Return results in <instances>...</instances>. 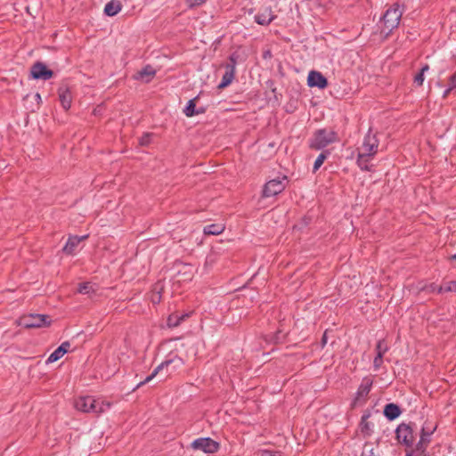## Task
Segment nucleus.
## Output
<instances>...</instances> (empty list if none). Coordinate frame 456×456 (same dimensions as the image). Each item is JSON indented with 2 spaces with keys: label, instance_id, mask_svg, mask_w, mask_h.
Masks as SVG:
<instances>
[{
  "label": "nucleus",
  "instance_id": "1",
  "mask_svg": "<svg viewBox=\"0 0 456 456\" xmlns=\"http://www.w3.org/2000/svg\"><path fill=\"white\" fill-rule=\"evenodd\" d=\"M379 142L376 134L369 132L363 138L362 145L357 148V160L358 167L364 171H370L371 165L370 160L378 152Z\"/></svg>",
  "mask_w": 456,
  "mask_h": 456
},
{
  "label": "nucleus",
  "instance_id": "2",
  "mask_svg": "<svg viewBox=\"0 0 456 456\" xmlns=\"http://www.w3.org/2000/svg\"><path fill=\"white\" fill-rule=\"evenodd\" d=\"M403 13V7H402L398 3L389 6L379 20L380 33L387 37L398 27Z\"/></svg>",
  "mask_w": 456,
  "mask_h": 456
},
{
  "label": "nucleus",
  "instance_id": "3",
  "mask_svg": "<svg viewBox=\"0 0 456 456\" xmlns=\"http://www.w3.org/2000/svg\"><path fill=\"white\" fill-rule=\"evenodd\" d=\"M75 408L82 412L99 414L110 407V403L98 401L93 396H80L75 401Z\"/></svg>",
  "mask_w": 456,
  "mask_h": 456
},
{
  "label": "nucleus",
  "instance_id": "4",
  "mask_svg": "<svg viewBox=\"0 0 456 456\" xmlns=\"http://www.w3.org/2000/svg\"><path fill=\"white\" fill-rule=\"evenodd\" d=\"M339 141L337 132L331 129H318L314 132L309 146L314 150H322Z\"/></svg>",
  "mask_w": 456,
  "mask_h": 456
},
{
  "label": "nucleus",
  "instance_id": "5",
  "mask_svg": "<svg viewBox=\"0 0 456 456\" xmlns=\"http://www.w3.org/2000/svg\"><path fill=\"white\" fill-rule=\"evenodd\" d=\"M51 319L49 315L29 314L21 316L18 320V325L25 329H36L49 326Z\"/></svg>",
  "mask_w": 456,
  "mask_h": 456
},
{
  "label": "nucleus",
  "instance_id": "6",
  "mask_svg": "<svg viewBox=\"0 0 456 456\" xmlns=\"http://www.w3.org/2000/svg\"><path fill=\"white\" fill-rule=\"evenodd\" d=\"M286 184H287V177L286 176H283L281 178L278 177L275 179H272L265 184L263 192H262V196L264 198H269V197L275 196L285 190Z\"/></svg>",
  "mask_w": 456,
  "mask_h": 456
},
{
  "label": "nucleus",
  "instance_id": "7",
  "mask_svg": "<svg viewBox=\"0 0 456 456\" xmlns=\"http://www.w3.org/2000/svg\"><path fill=\"white\" fill-rule=\"evenodd\" d=\"M396 439L399 443L403 444L407 447H411L414 443L413 429L411 424L402 423L396 430Z\"/></svg>",
  "mask_w": 456,
  "mask_h": 456
},
{
  "label": "nucleus",
  "instance_id": "8",
  "mask_svg": "<svg viewBox=\"0 0 456 456\" xmlns=\"http://www.w3.org/2000/svg\"><path fill=\"white\" fill-rule=\"evenodd\" d=\"M237 58L232 54L229 57V62L224 66L225 71L223 75L222 81L218 85V89H224L232 84L235 77Z\"/></svg>",
  "mask_w": 456,
  "mask_h": 456
},
{
  "label": "nucleus",
  "instance_id": "9",
  "mask_svg": "<svg viewBox=\"0 0 456 456\" xmlns=\"http://www.w3.org/2000/svg\"><path fill=\"white\" fill-rule=\"evenodd\" d=\"M191 447L206 453H214L218 451L219 444L209 437H201L194 440Z\"/></svg>",
  "mask_w": 456,
  "mask_h": 456
},
{
  "label": "nucleus",
  "instance_id": "10",
  "mask_svg": "<svg viewBox=\"0 0 456 456\" xmlns=\"http://www.w3.org/2000/svg\"><path fill=\"white\" fill-rule=\"evenodd\" d=\"M31 77L34 79L48 80L53 76V72L45 64L40 61L34 63L30 69Z\"/></svg>",
  "mask_w": 456,
  "mask_h": 456
},
{
  "label": "nucleus",
  "instance_id": "11",
  "mask_svg": "<svg viewBox=\"0 0 456 456\" xmlns=\"http://www.w3.org/2000/svg\"><path fill=\"white\" fill-rule=\"evenodd\" d=\"M173 362H176L177 366H181L183 364V361L180 357H175L174 359L165 361V362H161L159 366H157L154 369V370L152 371V373L151 375H149L143 381H141L137 385V387H140L141 386L149 383L159 373V371H161L164 368H167Z\"/></svg>",
  "mask_w": 456,
  "mask_h": 456
},
{
  "label": "nucleus",
  "instance_id": "12",
  "mask_svg": "<svg viewBox=\"0 0 456 456\" xmlns=\"http://www.w3.org/2000/svg\"><path fill=\"white\" fill-rule=\"evenodd\" d=\"M308 86L311 87H318L323 89L328 86L326 77L319 71L312 70L307 77Z\"/></svg>",
  "mask_w": 456,
  "mask_h": 456
},
{
  "label": "nucleus",
  "instance_id": "13",
  "mask_svg": "<svg viewBox=\"0 0 456 456\" xmlns=\"http://www.w3.org/2000/svg\"><path fill=\"white\" fill-rule=\"evenodd\" d=\"M88 238V235L84 236H69L65 246L63 247L64 253L68 255L74 254L77 247L79 245V243Z\"/></svg>",
  "mask_w": 456,
  "mask_h": 456
},
{
  "label": "nucleus",
  "instance_id": "14",
  "mask_svg": "<svg viewBox=\"0 0 456 456\" xmlns=\"http://www.w3.org/2000/svg\"><path fill=\"white\" fill-rule=\"evenodd\" d=\"M60 102L62 107L67 110L71 106L72 95L67 86H61L58 89Z\"/></svg>",
  "mask_w": 456,
  "mask_h": 456
},
{
  "label": "nucleus",
  "instance_id": "15",
  "mask_svg": "<svg viewBox=\"0 0 456 456\" xmlns=\"http://www.w3.org/2000/svg\"><path fill=\"white\" fill-rule=\"evenodd\" d=\"M275 17L276 16L272 13L271 8H265L262 12L255 16V21L259 25L265 26L270 24Z\"/></svg>",
  "mask_w": 456,
  "mask_h": 456
},
{
  "label": "nucleus",
  "instance_id": "16",
  "mask_svg": "<svg viewBox=\"0 0 456 456\" xmlns=\"http://www.w3.org/2000/svg\"><path fill=\"white\" fill-rule=\"evenodd\" d=\"M70 343L63 342L57 349H55L48 357L47 362H54L61 359L69 349Z\"/></svg>",
  "mask_w": 456,
  "mask_h": 456
},
{
  "label": "nucleus",
  "instance_id": "17",
  "mask_svg": "<svg viewBox=\"0 0 456 456\" xmlns=\"http://www.w3.org/2000/svg\"><path fill=\"white\" fill-rule=\"evenodd\" d=\"M121 8H122V4H121L120 1L111 0L106 4V5L104 7V13L107 16L112 17V16H115L116 14H118L121 11Z\"/></svg>",
  "mask_w": 456,
  "mask_h": 456
},
{
  "label": "nucleus",
  "instance_id": "18",
  "mask_svg": "<svg viewBox=\"0 0 456 456\" xmlns=\"http://www.w3.org/2000/svg\"><path fill=\"white\" fill-rule=\"evenodd\" d=\"M199 95L194 97L193 99H191L188 103H187V106L185 107L184 110H183V113L185 114V116L187 117H193L194 115H198V114H201L205 111L204 109H199V110H196V102L198 101L199 99Z\"/></svg>",
  "mask_w": 456,
  "mask_h": 456
},
{
  "label": "nucleus",
  "instance_id": "19",
  "mask_svg": "<svg viewBox=\"0 0 456 456\" xmlns=\"http://www.w3.org/2000/svg\"><path fill=\"white\" fill-rule=\"evenodd\" d=\"M401 414V410L398 405L395 403H388L385 406L384 415L389 420L396 419Z\"/></svg>",
  "mask_w": 456,
  "mask_h": 456
},
{
  "label": "nucleus",
  "instance_id": "20",
  "mask_svg": "<svg viewBox=\"0 0 456 456\" xmlns=\"http://www.w3.org/2000/svg\"><path fill=\"white\" fill-rule=\"evenodd\" d=\"M188 316H189L188 314H172L167 318V326L170 328L177 327Z\"/></svg>",
  "mask_w": 456,
  "mask_h": 456
},
{
  "label": "nucleus",
  "instance_id": "21",
  "mask_svg": "<svg viewBox=\"0 0 456 456\" xmlns=\"http://www.w3.org/2000/svg\"><path fill=\"white\" fill-rule=\"evenodd\" d=\"M223 224H212L204 227V233L208 235H219L224 231Z\"/></svg>",
  "mask_w": 456,
  "mask_h": 456
},
{
  "label": "nucleus",
  "instance_id": "22",
  "mask_svg": "<svg viewBox=\"0 0 456 456\" xmlns=\"http://www.w3.org/2000/svg\"><path fill=\"white\" fill-rule=\"evenodd\" d=\"M155 75V70L151 66H146L144 69H142L139 73H138V77L143 79L144 77H147L145 79V82H149Z\"/></svg>",
  "mask_w": 456,
  "mask_h": 456
},
{
  "label": "nucleus",
  "instance_id": "23",
  "mask_svg": "<svg viewBox=\"0 0 456 456\" xmlns=\"http://www.w3.org/2000/svg\"><path fill=\"white\" fill-rule=\"evenodd\" d=\"M329 155H330L329 151H324L319 154V156L317 157V159H315L314 164V167H313L314 173H315L322 167V165L323 164V162L325 161V159L328 158Z\"/></svg>",
  "mask_w": 456,
  "mask_h": 456
},
{
  "label": "nucleus",
  "instance_id": "24",
  "mask_svg": "<svg viewBox=\"0 0 456 456\" xmlns=\"http://www.w3.org/2000/svg\"><path fill=\"white\" fill-rule=\"evenodd\" d=\"M456 292V281H448L444 282V284L440 285L438 288V293H444V292Z\"/></svg>",
  "mask_w": 456,
  "mask_h": 456
},
{
  "label": "nucleus",
  "instance_id": "25",
  "mask_svg": "<svg viewBox=\"0 0 456 456\" xmlns=\"http://www.w3.org/2000/svg\"><path fill=\"white\" fill-rule=\"evenodd\" d=\"M77 291L80 294L91 295L92 293L94 292V289L93 288V285L90 282H84V283L79 284Z\"/></svg>",
  "mask_w": 456,
  "mask_h": 456
},
{
  "label": "nucleus",
  "instance_id": "26",
  "mask_svg": "<svg viewBox=\"0 0 456 456\" xmlns=\"http://www.w3.org/2000/svg\"><path fill=\"white\" fill-rule=\"evenodd\" d=\"M371 382L367 380L365 383H362L359 387L357 395L358 396L367 395L370 391Z\"/></svg>",
  "mask_w": 456,
  "mask_h": 456
},
{
  "label": "nucleus",
  "instance_id": "27",
  "mask_svg": "<svg viewBox=\"0 0 456 456\" xmlns=\"http://www.w3.org/2000/svg\"><path fill=\"white\" fill-rule=\"evenodd\" d=\"M436 430V427L432 428H427L426 427H423L421 429V435L420 439L424 438V442L429 444L430 443V436Z\"/></svg>",
  "mask_w": 456,
  "mask_h": 456
},
{
  "label": "nucleus",
  "instance_id": "28",
  "mask_svg": "<svg viewBox=\"0 0 456 456\" xmlns=\"http://www.w3.org/2000/svg\"><path fill=\"white\" fill-rule=\"evenodd\" d=\"M387 350L388 346H387L386 341L384 339L379 340L376 345L377 354L384 355Z\"/></svg>",
  "mask_w": 456,
  "mask_h": 456
},
{
  "label": "nucleus",
  "instance_id": "29",
  "mask_svg": "<svg viewBox=\"0 0 456 456\" xmlns=\"http://www.w3.org/2000/svg\"><path fill=\"white\" fill-rule=\"evenodd\" d=\"M428 445V444L424 442V438L423 439H419V441L416 444L415 451L419 452V453H421V454H424L426 450H427Z\"/></svg>",
  "mask_w": 456,
  "mask_h": 456
},
{
  "label": "nucleus",
  "instance_id": "30",
  "mask_svg": "<svg viewBox=\"0 0 456 456\" xmlns=\"http://www.w3.org/2000/svg\"><path fill=\"white\" fill-rule=\"evenodd\" d=\"M438 288H439V286H437L436 284L430 283L429 285H426L424 287H421L419 289L421 291H426L428 293H434V292H437L438 293Z\"/></svg>",
  "mask_w": 456,
  "mask_h": 456
},
{
  "label": "nucleus",
  "instance_id": "31",
  "mask_svg": "<svg viewBox=\"0 0 456 456\" xmlns=\"http://www.w3.org/2000/svg\"><path fill=\"white\" fill-rule=\"evenodd\" d=\"M151 134H149V133L144 134L139 139L140 145H142V146L149 145L151 142Z\"/></svg>",
  "mask_w": 456,
  "mask_h": 456
},
{
  "label": "nucleus",
  "instance_id": "32",
  "mask_svg": "<svg viewBox=\"0 0 456 456\" xmlns=\"http://www.w3.org/2000/svg\"><path fill=\"white\" fill-rule=\"evenodd\" d=\"M383 356L384 355L377 354L376 357L374 358L373 367L375 370H379L380 368V366L382 365Z\"/></svg>",
  "mask_w": 456,
  "mask_h": 456
},
{
  "label": "nucleus",
  "instance_id": "33",
  "mask_svg": "<svg viewBox=\"0 0 456 456\" xmlns=\"http://www.w3.org/2000/svg\"><path fill=\"white\" fill-rule=\"evenodd\" d=\"M423 82H424V75L422 74V72H419L414 77V83L418 86H422Z\"/></svg>",
  "mask_w": 456,
  "mask_h": 456
},
{
  "label": "nucleus",
  "instance_id": "34",
  "mask_svg": "<svg viewBox=\"0 0 456 456\" xmlns=\"http://www.w3.org/2000/svg\"><path fill=\"white\" fill-rule=\"evenodd\" d=\"M190 6L201 5L207 2V0H186Z\"/></svg>",
  "mask_w": 456,
  "mask_h": 456
},
{
  "label": "nucleus",
  "instance_id": "35",
  "mask_svg": "<svg viewBox=\"0 0 456 456\" xmlns=\"http://www.w3.org/2000/svg\"><path fill=\"white\" fill-rule=\"evenodd\" d=\"M455 90V88H452L451 85H449V87L444 92L443 97L446 98L451 92Z\"/></svg>",
  "mask_w": 456,
  "mask_h": 456
},
{
  "label": "nucleus",
  "instance_id": "36",
  "mask_svg": "<svg viewBox=\"0 0 456 456\" xmlns=\"http://www.w3.org/2000/svg\"><path fill=\"white\" fill-rule=\"evenodd\" d=\"M428 69H429V66H428V64H426L425 66H423V67L421 68V69H420V71H419V72H422V74L424 75V73H425L426 71H428Z\"/></svg>",
  "mask_w": 456,
  "mask_h": 456
},
{
  "label": "nucleus",
  "instance_id": "37",
  "mask_svg": "<svg viewBox=\"0 0 456 456\" xmlns=\"http://www.w3.org/2000/svg\"><path fill=\"white\" fill-rule=\"evenodd\" d=\"M261 456H277L275 453L270 452H264Z\"/></svg>",
  "mask_w": 456,
  "mask_h": 456
},
{
  "label": "nucleus",
  "instance_id": "38",
  "mask_svg": "<svg viewBox=\"0 0 456 456\" xmlns=\"http://www.w3.org/2000/svg\"><path fill=\"white\" fill-rule=\"evenodd\" d=\"M322 346H324L327 343L326 333H324L323 336H322Z\"/></svg>",
  "mask_w": 456,
  "mask_h": 456
},
{
  "label": "nucleus",
  "instance_id": "39",
  "mask_svg": "<svg viewBox=\"0 0 456 456\" xmlns=\"http://www.w3.org/2000/svg\"><path fill=\"white\" fill-rule=\"evenodd\" d=\"M36 99L41 101V95L38 93L36 94Z\"/></svg>",
  "mask_w": 456,
  "mask_h": 456
},
{
  "label": "nucleus",
  "instance_id": "40",
  "mask_svg": "<svg viewBox=\"0 0 456 456\" xmlns=\"http://www.w3.org/2000/svg\"><path fill=\"white\" fill-rule=\"evenodd\" d=\"M405 456H412V452H408Z\"/></svg>",
  "mask_w": 456,
  "mask_h": 456
},
{
  "label": "nucleus",
  "instance_id": "41",
  "mask_svg": "<svg viewBox=\"0 0 456 456\" xmlns=\"http://www.w3.org/2000/svg\"><path fill=\"white\" fill-rule=\"evenodd\" d=\"M367 418H368V416H365V415H364V416H362V421L363 422Z\"/></svg>",
  "mask_w": 456,
  "mask_h": 456
},
{
  "label": "nucleus",
  "instance_id": "42",
  "mask_svg": "<svg viewBox=\"0 0 456 456\" xmlns=\"http://www.w3.org/2000/svg\"><path fill=\"white\" fill-rule=\"evenodd\" d=\"M452 259L456 260V254L452 256Z\"/></svg>",
  "mask_w": 456,
  "mask_h": 456
}]
</instances>
